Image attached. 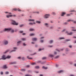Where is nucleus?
Here are the masks:
<instances>
[{
    "instance_id": "f257e3e1",
    "label": "nucleus",
    "mask_w": 76,
    "mask_h": 76,
    "mask_svg": "<svg viewBox=\"0 0 76 76\" xmlns=\"http://www.w3.org/2000/svg\"><path fill=\"white\" fill-rule=\"evenodd\" d=\"M11 21L12 25H18V23H16L15 20H11Z\"/></svg>"
},
{
    "instance_id": "f03ea898",
    "label": "nucleus",
    "mask_w": 76,
    "mask_h": 76,
    "mask_svg": "<svg viewBox=\"0 0 76 76\" xmlns=\"http://www.w3.org/2000/svg\"><path fill=\"white\" fill-rule=\"evenodd\" d=\"M12 30V28H5L4 30L3 31V32H6L7 31V32H9V31H10Z\"/></svg>"
},
{
    "instance_id": "7ed1b4c3",
    "label": "nucleus",
    "mask_w": 76,
    "mask_h": 76,
    "mask_svg": "<svg viewBox=\"0 0 76 76\" xmlns=\"http://www.w3.org/2000/svg\"><path fill=\"white\" fill-rule=\"evenodd\" d=\"M3 44L4 45H7L8 44V42L7 40H4L3 41Z\"/></svg>"
},
{
    "instance_id": "20e7f679",
    "label": "nucleus",
    "mask_w": 76,
    "mask_h": 76,
    "mask_svg": "<svg viewBox=\"0 0 76 76\" xmlns=\"http://www.w3.org/2000/svg\"><path fill=\"white\" fill-rule=\"evenodd\" d=\"M49 16H50V15H49L46 14L44 16V18L45 19H47V18H48Z\"/></svg>"
},
{
    "instance_id": "39448f33",
    "label": "nucleus",
    "mask_w": 76,
    "mask_h": 76,
    "mask_svg": "<svg viewBox=\"0 0 76 76\" xmlns=\"http://www.w3.org/2000/svg\"><path fill=\"white\" fill-rule=\"evenodd\" d=\"M7 18H9V17H12V16H14V17H15L16 16V15H7L6 16Z\"/></svg>"
},
{
    "instance_id": "423d86ee",
    "label": "nucleus",
    "mask_w": 76,
    "mask_h": 76,
    "mask_svg": "<svg viewBox=\"0 0 76 76\" xmlns=\"http://www.w3.org/2000/svg\"><path fill=\"white\" fill-rule=\"evenodd\" d=\"M2 60H6V57L5 56V55H4L2 56Z\"/></svg>"
},
{
    "instance_id": "0eeeda50",
    "label": "nucleus",
    "mask_w": 76,
    "mask_h": 76,
    "mask_svg": "<svg viewBox=\"0 0 76 76\" xmlns=\"http://www.w3.org/2000/svg\"><path fill=\"white\" fill-rule=\"evenodd\" d=\"M13 48H14V50H12L10 52V53H12V52L15 51L16 50V49H17V48H16V47Z\"/></svg>"
},
{
    "instance_id": "6e6552de",
    "label": "nucleus",
    "mask_w": 76,
    "mask_h": 76,
    "mask_svg": "<svg viewBox=\"0 0 76 76\" xmlns=\"http://www.w3.org/2000/svg\"><path fill=\"white\" fill-rule=\"evenodd\" d=\"M32 41H36L37 40V38H34L32 39Z\"/></svg>"
},
{
    "instance_id": "1a4fd4ad",
    "label": "nucleus",
    "mask_w": 76,
    "mask_h": 76,
    "mask_svg": "<svg viewBox=\"0 0 76 76\" xmlns=\"http://www.w3.org/2000/svg\"><path fill=\"white\" fill-rule=\"evenodd\" d=\"M65 14H66V12H62V14L61 15V16H64V15Z\"/></svg>"
},
{
    "instance_id": "9d476101",
    "label": "nucleus",
    "mask_w": 76,
    "mask_h": 76,
    "mask_svg": "<svg viewBox=\"0 0 76 76\" xmlns=\"http://www.w3.org/2000/svg\"><path fill=\"white\" fill-rule=\"evenodd\" d=\"M61 72H63V71L62 70H61L58 72V73H61Z\"/></svg>"
},
{
    "instance_id": "9b49d317",
    "label": "nucleus",
    "mask_w": 76,
    "mask_h": 76,
    "mask_svg": "<svg viewBox=\"0 0 76 76\" xmlns=\"http://www.w3.org/2000/svg\"><path fill=\"white\" fill-rule=\"evenodd\" d=\"M3 68L4 69H7V67L6 65H4L3 66Z\"/></svg>"
},
{
    "instance_id": "f8f14e48",
    "label": "nucleus",
    "mask_w": 76,
    "mask_h": 76,
    "mask_svg": "<svg viewBox=\"0 0 76 76\" xmlns=\"http://www.w3.org/2000/svg\"><path fill=\"white\" fill-rule=\"evenodd\" d=\"M29 31H34V29L33 28H30L29 30Z\"/></svg>"
},
{
    "instance_id": "ddd939ff",
    "label": "nucleus",
    "mask_w": 76,
    "mask_h": 76,
    "mask_svg": "<svg viewBox=\"0 0 76 76\" xmlns=\"http://www.w3.org/2000/svg\"><path fill=\"white\" fill-rule=\"evenodd\" d=\"M49 57H54V55L51 54H50L49 55Z\"/></svg>"
},
{
    "instance_id": "4468645a",
    "label": "nucleus",
    "mask_w": 76,
    "mask_h": 76,
    "mask_svg": "<svg viewBox=\"0 0 76 76\" xmlns=\"http://www.w3.org/2000/svg\"><path fill=\"white\" fill-rule=\"evenodd\" d=\"M28 21H32V22H34L35 20L34 19H30L28 20Z\"/></svg>"
},
{
    "instance_id": "2eb2a0df",
    "label": "nucleus",
    "mask_w": 76,
    "mask_h": 76,
    "mask_svg": "<svg viewBox=\"0 0 76 76\" xmlns=\"http://www.w3.org/2000/svg\"><path fill=\"white\" fill-rule=\"evenodd\" d=\"M16 62H11L10 63V64H16Z\"/></svg>"
},
{
    "instance_id": "dca6fc26",
    "label": "nucleus",
    "mask_w": 76,
    "mask_h": 76,
    "mask_svg": "<svg viewBox=\"0 0 76 76\" xmlns=\"http://www.w3.org/2000/svg\"><path fill=\"white\" fill-rule=\"evenodd\" d=\"M42 68L44 69H47V67H45L44 66H43Z\"/></svg>"
},
{
    "instance_id": "f3484780",
    "label": "nucleus",
    "mask_w": 76,
    "mask_h": 76,
    "mask_svg": "<svg viewBox=\"0 0 76 76\" xmlns=\"http://www.w3.org/2000/svg\"><path fill=\"white\" fill-rule=\"evenodd\" d=\"M59 57V56H56L54 58H55V59H57V58H58Z\"/></svg>"
},
{
    "instance_id": "a211bd4d",
    "label": "nucleus",
    "mask_w": 76,
    "mask_h": 76,
    "mask_svg": "<svg viewBox=\"0 0 76 76\" xmlns=\"http://www.w3.org/2000/svg\"><path fill=\"white\" fill-rule=\"evenodd\" d=\"M11 57V56H7L6 57V58H10Z\"/></svg>"
},
{
    "instance_id": "6ab92c4d",
    "label": "nucleus",
    "mask_w": 76,
    "mask_h": 76,
    "mask_svg": "<svg viewBox=\"0 0 76 76\" xmlns=\"http://www.w3.org/2000/svg\"><path fill=\"white\" fill-rule=\"evenodd\" d=\"M71 21V22H73V20H68L67 21V22H70Z\"/></svg>"
},
{
    "instance_id": "aec40b11",
    "label": "nucleus",
    "mask_w": 76,
    "mask_h": 76,
    "mask_svg": "<svg viewBox=\"0 0 76 76\" xmlns=\"http://www.w3.org/2000/svg\"><path fill=\"white\" fill-rule=\"evenodd\" d=\"M20 42H21V41H19L18 42H17L18 45H19V44H20Z\"/></svg>"
},
{
    "instance_id": "412c9836",
    "label": "nucleus",
    "mask_w": 76,
    "mask_h": 76,
    "mask_svg": "<svg viewBox=\"0 0 76 76\" xmlns=\"http://www.w3.org/2000/svg\"><path fill=\"white\" fill-rule=\"evenodd\" d=\"M27 58H28V59H30V60H32V58H29V56H28L27 57Z\"/></svg>"
},
{
    "instance_id": "4be33fe9",
    "label": "nucleus",
    "mask_w": 76,
    "mask_h": 76,
    "mask_svg": "<svg viewBox=\"0 0 76 76\" xmlns=\"http://www.w3.org/2000/svg\"><path fill=\"white\" fill-rule=\"evenodd\" d=\"M68 35H72L73 34V33H72V32H70L69 33H68Z\"/></svg>"
},
{
    "instance_id": "5701e85b",
    "label": "nucleus",
    "mask_w": 76,
    "mask_h": 76,
    "mask_svg": "<svg viewBox=\"0 0 76 76\" xmlns=\"http://www.w3.org/2000/svg\"><path fill=\"white\" fill-rule=\"evenodd\" d=\"M35 34H29L30 36H33V35H34Z\"/></svg>"
},
{
    "instance_id": "b1692460",
    "label": "nucleus",
    "mask_w": 76,
    "mask_h": 76,
    "mask_svg": "<svg viewBox=\"0 0 76 76\" xmlns=\"http://www.w3.org/2000/svg\"><path fill=\"white\" fill-rule=\"evenodd\" d=\"M24 25L23 24H22V25H20L19 26L20 28H21L23 26H24Z\"/></svg>"
},
{
    "instance_id": "393cba45",
    "label": "nucleus",
    "mask_w": 76,
    "mask_h": 76,
    "mask_svg": "<svg viewBox=\"0 0 76 76\" xmlns=\"http://www.w3.org/2000/svg\"><path fill=\"white\" fill-rule=\"evenodd\" d=\"M60 39H64V37H60L59 38Z\"/></svg>"
},
{
    "instance_id": "a878e982",
    "label": "nucleus",
    "mask_w": 76,
    "mask_h": 76,
    "mask_svg": "<svg viewBox=\"0 0 76 76\" xmlns=\"http://www.w3.org/2000/svg\"><path fill=\"white\" fill-rule=\"evenodd\" d=\"M70 41V39H66L65 40V42H67V41Z\"/></svg>"
},
{
    "instance_id": "bb28decb",
    "label": "nucleus",
    "mask_w": 76,
    "mask_h": 76,
    "mask_svg": "<svg viewBox=\"0 0 76 76\" xmlns=\"http://www.w3.org/2000/svg\"><path fill=\"white\" fill-rule=\"evenodd\" d=\"M53 40H51L50 41V44H51L52 43H53Z\"/></svg>"
},
{
    "instance_id": "cd10ccee",
    "label": "nucleus",
    "mask_w": 76,
    "mask_h": 76,
    "mask_svg": "<svg viewBox=\"0 0 76 76\" xmlns=\"http://www.w3.org/2000/svg\"><path fill=\"white\" fill-rule=\"evenodd\" d=\"M36 23H40L41 22L39 21H36Z\"/></svg>"
},
{
    "instance_id": "c85d7f7f",
    "label": "nucleus",
    "mask_w": 76,
    "mask_h": 76,
    "mask_svg": "<svg viewBox=\"0 0 76 76\" xmlns=\"http://www.w3.org/2000/svg\"><path fill=\"white\" fill-rule=\"evenodd\" d=\"M22 39L23 41H25V40H26V39L25 38H23Z\"/></svg>"
},
{
    "instance_id": "c756f323",
    "label": "nucleus",
    "mask_w": 76,
    "mask_h": 76,
    "mask_svg": "<svg viewBox=\"0 0 76 76\" xmlns=\"http://www.w3.org/2000/svg\"><path fill=\"white\" fill-rule=\"evenodd\" d=\"M35 69H39V66H36L35 67Z\"/></svg>"
},
{
    "instance_id": "7c9ffc66",
    "label": "nucleus",
    "mask_w": 76,
    "mask_h": 76,
    "mask_svg": "<svg viewBox=\"0 0 76 76\" xmlns=\"http://www.w3.org/2000/svg\"><path fill=\"white\" fill-rule=\"evenodd\" d=\"M47 58L45 57H43L42 58V60H45V59H46Z\"/></svg>"
},
{
    "instance_id": "2f4dec72",
    "label": "nucleus",
    "mask_w": 76,
    "mask_h": 76,
    "mask_svg": "<svg viewBox=\"0 0 76 76\" xmlns=\"http://www.w3.org/2000/svg\"><path fill=\"white\" fill-rule=\"evenodd\" d=\"M28 25H33V23H28Z\"/></svg>"
},
{
    "instance_id": "473e14b6",
    "label": "nucleus",
    "mask_w": 76,
    "mask_h": 76,
    "mask_svg": "<svg viewBox=\"0 0 76 76\" xmlns=\"http://www.w3.org/2000/svg\"><path fill=\"white\" fill-rule=\"evenodd\" d=\"M21 71H22V72H25V69H21Z\"/></svg>"
},
{
    "instance_id": "72a5a7b5",
    "label": "nucleus",
    "mask_w": 76,
    "mask_h": 76,
    "mask_svg": "<svg viewBox=\"0 0 76 76\" xmlns=\"http://www.w3.org/2000/svg\"><path fill=\"white\" fill-rule=\"evenodd\" d=\"M17 10H18V12H20L21 11V10H20L19 9H17Z\"/></svg>"
},
{
    "instance_id": "f704fd0d",
    "label": "nucleus",
    "mask_w": 76,
    "mask_h": 76,
    "mask_svg": "<svg viewBox=\"0 0 76 76\" xmlns=\"http://www.w3.org/2000/svg\"><path fill=\"white\" fill-rule=\"evenodd\" d=\"M5 73L6 75H7L8 74H9V72H5Z\"/></svg>"
},
{
    "instance_id": "c9c22d12",
    "label": "nucleus",
    "mask_w": 76,
    "mask_h": 76,
    "mask_svg": "<svg viewBox=\"0 0 76 76\" xmlns=\"http://www.w3.org/2000/svg\"><path fill=\"white\" fill-rule=\"evenodd\" d=\"M9 51V50H7L5 52H4V53H7V52H8V51Z\"/></svg>"
},
{
    "instance_id": "e433bc0d",
    "label": "nucleus",
    "mask_w": 76,
    "mask_h": 76,
    "mask_svg": "<svg viewBox=\"0 0 76 76\" xmlns=\"http://www.w3.org/2000/svg\"><path fill=\"white\" fill-rule=\"evenodd\" d=\"M14 10V11H17V10H18V9H13Z\"/></svg>"
},
{
    "instance_id": "4c0bfd02",
    "label": "nucleus",
    "mask_w": 76,
    "mask_h": 76,
    "mask_svg": "<svg viewBox=\"0 0 76 76\" xmlns=\"http://www.w3.org/2000/svg\"><path fill=\"white\" fill-rule=\"evenodd\" d=\"M36 63H32L31 64V65H34V64H35Z\"/></svg>"
},
{
    "instance_id": "58836bf2",
    "label": "nucleus",
    "mask_w": 76,
    "mask_h": 76,
    "mask_svg": "<svg viewBox=\"0 0 76 76\" xmlns=\"http://www.w3.org/2000/svg\"><path fill=\"white\" fill-rule=\"evenodd\" d=\"M54 55H56V54H57V52H54Z\"/></svg>"
},
{
    "instance_id": "ea45409f",
    "label": "nucleus",
    "mask_w": 76,
    "mask_h": 76,
    "mask_svg": "<svg viewBox=\"0 0 76 76\" xmlns=\"http://www.w3.org/2000/svg\"><path fill=\"white\" fill-rule=\"evenodd\" d=\"M19 32L20 33H23V31H19Z\"/></svg>"
},
{
    "instance_id": "a19ab883",
    "label": "nucleus",
    "mask_w": 76,
    "mask_h": 76,
    "mask_svg": "<svg viewBox=\"0 0 76 76\" xmlns=\"http://www.w3.org/2000/svg\"><path fill=\"white\" fill-rule=\"evenodd\" d=\"M25 76H32V75H26Z\"/></svg>"
},
{
    "instance_id": "79ce46f5",
    "label": "nucleus",
    "mask_w": 76,
    "mask_h": 76,
    "mask_svg": "<svg viewBox=\"0 0 76 76\" xmlns=\"http://www.w3.org/2000/svg\"><path fill=\"white\" fill-rule=\"evenodd\" d=\"M52 15H55L56 14V13H55V12H52Z\"/></svg>"
},
{
    "instance_id": "37998d69",
    "label": "nucleus",
    "mask_w": 76,
    "mask_h": 76,
    "mask_svg": "<svg viewBox=\"0 0 76 76\" xmlns=\"http://www.w3.org/2000/svg\"><path fill=\"white\" fill-rule=\"evenodd\" d=\"M22 59L23 60H25V58H24V57H23V58H22Z\"/></svg>"
},
{
    "instance_id": "c03bdc74",
    "label": "nucleus",
    "mask_w": 76,
    "mask_h": 76,
    "mask_svg": "<svg viewBox=\"0 0 76 76\" xmlns=\"http://www.w3.org/2000/svg\"><path fill=\"white\" fill-rule=\"evenodd\" d=\"M11 32H12V33L14 32V30H11Z\"/></svg>"
},
{
    "instance_id": "a18cd8bd",
    "label": "nucleus",
    "mask_w": 76,
    "mask_h": 76,
    "mask_svg": "<svg viewBox=\"0 0 76 76\" xmlns=\"http://www.w3.org/2000/svg\"><path fill=\"white\" fill-rule=\"evenodd\" d=\"M26 67H29V65H27L26 66Z\"/></svg>"
},
{
    "instance_id": "49530a36",
    "label": "nucleus",
    "mask_w": 76,
    "mask_h": 76,
    "mask_svg": "<svg viewBox=\"0 0 76 76\" xmlns=\"http://www.w3.org/2000/svg\"><path fill=\"white\" fill-rule=\"evenodd\" d=\"M42 50V49H39V51H41Z\"/></svg>"
},
{
    "instance_id": "de8ad7c7",
    "label": "nucleus",
    "mask_w": 76,
    "mask_h": 76,
    "mask_svg": "<svg viewBox=\"0 0 76 76\" xmlns=\"http://www.w3.org/2000/svg\"><path fill=\"white\" fill-rule=\"evenodd\" d=\"M45 26H47V25H48V23H45Z\"/></svg>"
},
{
    "instance_id": "09e8293b",
    "label": "nucleus",
    "mask_w": 76,
    "mask_h": 76,
    "mask_svg": "<svg viewBox=\"0 0 76 76\" xmlns=\"http://www.w3.org/2000/svg\"><path fill=\"white\" fill-rule=\"evenodd\" d=\"M66 16H70V14H67V15H66Z\"/></svg>"
},
{
    "instance_id": "8fccbe9b",
    "label": "nucleus",
    "mask_w": 76,
    "mask_h": 76,
    "mask_svg": "<svg viewBox=\"0 0 76 76\" xmlns=\"http://www.w3.org/2000/svg\"><path fill=\"white\" fill-rule=\"evenodd\" d=\"M3 72H1V75H3Z\"/></svg>"
},
{
    "instance_id": "3c124183",
    "label": "nucleus",
    "mask_w": 76,
    "mask_h": 76,
    "mask_svg": "<svg viewBox=\"0 0 76 76\" xmlns=\"http://www.w3.org/2000/svg\"><path fill=\"white\" fill-rule=\"evenodd\" d=\"M20 58H20V57H18V59H20Z\"/></svg>"
},
{
    "instance_id": "603ef678",
    "label": "nucleus",
    "mask_w": 76,
    "mask_h": 76,
    "mask_svg": "<svg viewBox=\"0 0 76 76\" xmlns=\"http://www.w3.org/2000/svg\"><path fill=\"white\" fill-rule=\"evenodd\" d=\"M71 12H75V10H72L71 11Z\"/></svg>"
},
{
    "instance_id": "864d4df0",
    "label": "nucleus",
    "mask_w": 76,
    "mask_h": 76,
    "mask_svg": "<svg viewBox=\"0 0 76 76\" xmlns=\"http://www.w3.org/2000/svg\"><path fill=\"white\" fill-rule=\"evenodd\" d=\"M40 42H44V41L43 40H42L40 41Z\"/></svg>"
},
{
    "instance_id": "5fc2aeb1",
    "label": "nucleus",
    "mask_w": 76,
    "mask_h": 76,
    "mask_svg": "<svg viewBox=\"0 0 76 76\" xmlns=\"http://www.w3.org/2000/svg\"><path fill=\"white\" fill-rule=\"evenodd\" d=\"M48 47H49L51 48V47H53V46H49Z\"/></svg>"
},
{
    "instance_id": "6e6d98bb",
    "label": "nucleus",
    "mask_w": 76,
    "mask_h": 76,
    "mask_svg": "<svg viewBox=\"0 0 76 76\" xmlns=\"http://www.w3.org/2000/svg\"><path fill=\"white\" fill-rule=\"evenodd\" d=\"M35 13H36L38 14V13H39V12H35Z\"/></svg>"
},
{
    "instance_id": "4d7b16f0",
    "label": "nucleus",
    "mask_w": 76,
    "mask_h": 76,
    "mask_svg": "<svg viewBox=\"0 0 76 76\" xmlns=\"http://www.w3.org/2000/svg\"><path fill=\"white\" fill-rule=\"evenodd\" d=\"M69 48H72V45H69Z\"/></svg>"
},
{
    "instance_id": "13d9d810",
    "label": "nucleus",
    "mask_w": 76,
    "mask_h": 76,
    "mask_svg": "<svg viewBox=\"0 0 76 76\" xmlns=\"http://www.w3.org/2000/svg\"><path fill=\"white\" fill-rule=\"evenodd\" d=\"M26 44H25V43H23V45H24V46H25L26 45Z\"/></svg>"
},
{
    "instance_id": "bf43d9fd",
    "label": "nucleus",
    "mask_w": 76,
    "mask_h": 76,
    "mask_svg": "<svg viewBox=\"0 0 76 76\" xmlns=\"http://www.w3.org/2000/svg\"><path fill=\"white\" fill-rule=\"evenodd\" d=\"M26 33H23L22 34V35H26Z\"/></svg>"
},
{
    "instance_id": "052dcab7",
    "label": "nucleus",
    "mask_w": 76,
    "mask_h": 76,
    "mask_svg": "<svg viewBox=\"0 0 76 76\" xmlns=\"http://www.w3.org/2000/svg\"><path fill=\"white\" fill-rule=\"evenodd\" d=\"M67 24V22H65L64 23V24H65V25H66V24Z\"/></svg>"
},
{
    "instance_id": "680f3d73",
    "label": "nucleus",
    "mask_w": 76,
    "mask_h": 76,
    "mask_svg": "<svg viewBox=\"0 0 76 76\" xmlns=\"http://www.w3.org/2000/svg\"><path fill=\"white\" fill-rule=\"evenodd\" d=\"M70 76H74L73 75H70Z\"/></svg>"
},
{
    "instance_id": "e2e57ef3",
    "label": "nucleus",
    "mask_w": 76,
    "mask_h": 76,
    "mask_svg": "<svg viewBox=\"0 0 76 76\" xmlns=\"http://www.w3.org/2000/svg\"><path fill=\"white\" fill-rule=\"evenodd\" d=\"M74 23H76V21H74Z\"/></svg>"
},
{
    "instance_id": "0e129e2a",
    "label": "nucleus",
    "mask_w": 76,
    "mask_h": 76,
    "mask_svg": "<svg viewBox=\"0 0 76 76\" xmlns=\"http://www.w3.org/2000/svg\"><path fill=\"white\" fill-rule=\"evenodd\" d=\"M44 38V37H41L40 39H42Z\"/></svg>"
},
{
    "instance_id": "69168bd1",
    "label": "nucleus",
    "mask_w": 76,
    "mask_h": 76,
    "mask_svg": "<svg viewBox=\"0 0 76 76\" xmlns=\"http://www.w3.org/2000/svg\"><path fill=\"white\" fill-rule=\"evenodd\" d=\"M73 38H76V37H73Z\"/></svg>"
},
{
    "instance_id": "338daca9",
    "label": "nucleus",
    "mask_w": 76,
    "mask_h": 76,
    "mask_svg": "<svg viewBox=\"0 0 76 76\" xmlns=\"http://www.w3.org/2000/svg\"><path fill=\"white\" fill-rule=\"evenodd\" d=\"M74 66H75V67H76V64H74Z\"/></svg>"
},
{
    "instance_id": "774afa93",
    "label": "nucleus",
    "mask_w": 76,
    "mask_h": 76,
    "mask_svg": "<svg viewBox=\"0 0 76 76\" xmlns=\"http://www.w3.org/2000/svg\"><path fill=\"white\" fill-rule=\"evenodd\" d=\"M43 75H40V76H43Z\"/></svg>"
}]
</instances>
